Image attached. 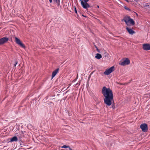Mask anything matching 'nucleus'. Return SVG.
<instances>
[{
    "label": "nucleus",
    "instance_id": "27",
    "mask_svg": "<svg viewBox=\"0 0 150 150\" xmlns=\"http://www.w3.org/2000/svg\"><path fill=\"white\" fill-rule=\"evenodd\" d=\"M82 16H83L84 17H86V16H84V15H82Z\"/></svg>",
    "mask_w": 150,
    "mask_h": 150
},
{
    "label": "nucleus",
    "instance_id": "4",
    "mask_svg": "<svg viewBox=\"0 0 150 150\" xmlns=\"http://www.w3.org/2000/svg\"><path fill=\"white\" fill-rule=\"evenodd\" d=\"M88 2L83 1H81V4L82 7L85 9H87L90 7L89 4L87 2Z\"/></svg>",
    "mask_w": 150,
    "mask_h": 150
},
{
    "label": "nucleus",
    "instance_id": "12",
    "mask_svg": "<svg viewBox=\"0 0 150 150\" xmlns=\"http://www.w3.org/2000/svg\"><path fill=\"white\" fill-rule=\"evenodd\" d=\"M59 69V68H57L52 72V78H53L56 75L58 72Z\"/></svg>",
    "mask_w": 150,
    "mask_h": 150
},
{
    "label": "nucleus",
    "instance_id": "11",
    "mask_svg": "<svg viewBox=\"0 0 150 150\" xmlns=\"http://www.w3.org/2000/svg\"><path fill=\"white\" fill-rule=\"evenodd\" d=\"M126 29L129 33L131 35H132L133 34L135 33V32L131 28L127 27L126 28Z\"/></svg>",
    "mask_w": 150,
    "mask_h": 150
},
{
    "label": "nucleus",
    "instance_id": "16",
    "mask_svg": "<svg viewBox=\"0 0 150 150\" xmlns=\"http://www.w3.org/2000/svg\"><path fill=\"white\" fill-rule=\"evenodd\" d=\"M149 6V5L148 4V3H146V4L144 5V6L145 7H147Z\"/></svg>",
    "mask_w": 150,
    "mask_h": 150
},
{
    "label": "nucleus",
    "instance_id": "1",
    "mask_svg": "<svg viewBox=\"0 0 150 150\" xmlns=\"http://www.w3.org/2000/svg\"><path fill=\"white\" fill-rule=\"evenodd\" d=\"M102 93L104 97V103L108 106L112 105L113 109L115 108L113 98V94L112 91L109 88H107L103 86L102 90Z\"/></svg>",
    "mask_w": 150,
    "mask_h": 150
},
{
    "label": "nucleus",
    "instance_id": "10",
    "mask_svg": "<svg viewBox=\"0 0 150 150\" xmlns=\"http://www.w3.org/2000/svg\"><path fill=\"white\" fill-rule=\"evenodd\" d=\"M18 140V138L16 136H14L10 139H8V141L9 142H17Z\"/></svg>",
    "mask_w": 150,
    "mask_h": 150
},
{
    "label": "nucleus",
    "instance_id": "6",
    "mask_svg": "<svg viewBox=\"0 0 150 150\" xmlns=\"http://www.w3.org/2000/svg\"><path fill=\"white\" fill-rule=\"evenodd\" d=\"M130 63V61L129 59L128 58H126L123 62L119 63V64L120 65L125 66L129 64Z\"/></svg>",
    "mask_w": 150,
    "mask_h": 150
},
{
    "label": "nucleus",
    "instance_id": "24",
    "mask_svg": "<svg viewBox=\"0 0 150 150\" xmlns=\"http://www.w3.org/2000/svg\"><path fill=\"white\" fill-rule=\"evenodd\" d=\"M97 8H99V6H98V5H97Z\"/></svg>",
    "mask_w": 150,
    "mask_h": 150
},
{
    "label": "nucleus",
    "instance_id": "8",
    "mask_svg": "<svg viewBox=\"0 0 150 150\" xmlns=\"http://www.w3.org/2000/svg\"><path fill=\"white\" fill-rule=\"evenodd\" d=\"M8 38L7 37H4L0 39V45L6 42L8 40Z\"/></svg>",
    "mask_w": 150,
    "mask_h": 150
},
{
    "label": "nucleus",
    "instance_id": "25",
    "mask_svg": "<svg viewBox=\"0 0 150 150\" xmlns=\"http://www.w3.org/2000/svg\"><path fill=\"white\" fill-rule=\"evenodd\" d=\"M96 48H97V50H98V48H97V47H96Z\"/></svg>",
    "mask_w": 150,
    "mask_h": 150
},
{
    "label": "nucleus",
    "instance_id": "17",
    "mask_svg": "<svg viewBox=\"0 0 150 150\" xmlns=\"http://www.w3.org/2000/svg\"><path fill=\"white\" fill-rule=\"evenodd\" d=\"M124 8L125 9H126L127 10H128L129 11H130V10L129 9V8H128L126 6H125Z\"/></svg>",
    "mask_w": 150,
    "mask_h": 150
},
{
    "label": "nucleus",
    "instance_id": "22",
    "mask_svg": "<svg viewBox=\"0 0 150 150\" xmlns=\"http://www.w3.org/2000/svg\"><path fill=\"white\" fill-rule=\"evenodd\" d=\"M71 114L70 113H69V116H71Z\"/></svg>",
    "mask_w": 150,
    "mask_h": 150
},
{
    "label": "nucleus",
    "instance_id": "18",
    "mask_svg": "<svg viewBox=\"0 0 150 150\" xmlns=\"http://www.w3.org/2000/svg\"><path fill=\"white\" fill-rule=\"evenodd\" d=\"M74 11H75V13H77V11L76 10V7L75 6L74 7Z\"/></svg>",
    "mask_w": 150,
    "mask_h": 150
},
{
    "label": "nucleus",
    "instance_id": "19",
    "mask_svg": "<svg viewBox=\"0 0 150 150\" xmlns=\"http://www.w3.org/2000/svg\"><path fill=\"white\" fill-rule=\"evenodd\" d=\"M18 62L17 61H16L15 62V64H14V66L16 67V65L17 64Z\"/></svg>",
    "mask_w": 150,
    "mask_h": 150
},
{
    "label": "nucleus",
    "instance_id": "9",
    "mask_svg": "<svg viewBox=\"0 0 150 150\" xmlns=\"http://www.w3.org/2000/svg\"><path fill=\"white\" fill-rule=\"evenodd\" d=\"M143 48L144 50H150V45L149 44H145L143 45Z\"/></svg>",
    "mask_w": 150,
    "mask_h": 150
},
{
    "label": "nucleus",
    "instance_id": "3",
    "mask_svg": "<svg viewBox=\"0 0 150 150\" xmlns=\"http://www.w3.org/2000/svg\"><path fill=\"white\" fill-rule=\"evenodd\" d=\"M140 128L142 131L144 132H146L148 130L147 125L146 123H143L140 126Z\"/></svg>",
    "mask_w": 150,
    "mask_h": 150
},
{
    "label": "nucleus",
    "instance_id": "2",
    "mask_svg": "<svg viewBox=\"0 0 150 150\" xmlns=\"http://www.w3.org/2000/svg\"><path fill=\"white\" fill-rule=\"evenodd\" d=\"M122 21H124L128 25L133 26L135 24V22L129 16H125Z\"/></svg>",
    "mask_w": 150,
    "mask_h": 150
},
{
    "label": "nucleus",
    "instance_id": "23",
    "mask_svg": "<svg viewBox=\"0 0 150 150\" xmlns=\"http://www.w3.org/2000/svg\"><path fill=\"white\" fill-rule=\"evenodd\" d=\"M69 150V148H67L66 149V150Z\"/></svg>",
    "mask_w": 150,
    "mask_h": 150
},
{
    "label": "nucleus",
    "instance_id": "5",
    "mask_svg": "<svg viewBox=\"0 0 150 150\" xmlns=\"http://www.w3.org/2000/svg\"><path fill=\"white\" fill-rule=\"evenodd\" d=\"M114 70V67L113 66L112 67L110 68L107 69L105 72H104L103 74L105 75H108L110 74Z\"/></svg>",
    "mask_w": 150,
    "mask_h": 150
},
{
    "label": "nucleus",
    "instance_id": "7",
    "mask_svg": "<svg viewBox=\"0 0 150 150\" xmlns=\"http://www.w3.org/2000/svg\"><path fill=\"white\" fill-rule=\"evenodd\" d=\"M15 38L16 42L17 44L23 48H25V45L21 42L19 39L16 37H15Z\"/></svg>",
    "mask_w": 150,
    "mask_h": 150
},
{
    "label": "nucleus",
    "instance_id": "13",
    "mask_svg": "<svg viewBox=\"0 0 150 150\" xmlns=\"http://www.w3.org/2000/svg\"><path fill=\"white\" fill-rule=\"evenodd\" d=\"M95 57L98 59H99L102 57V56L100 54L98 53L96 54Z\"/></svg>",
    "mask_w": 150,
    "mask_h": 150
},
{
    "label": "nucleus",
    "instance_id": "26",
    "mask_svg": "<svg viewBox=\"0 0 150 150\" xmlns=\"http://www.w3.org/2000/svg\"><path fill=\"white\" fill-rule=\"evenodd\" d=\"M125 1H126L127 2H128L129 1H128V0H125Z\"/></svg>",
    "mask_w": 150,
    "mask_h": 150
},
{
    "label": "nucleus",
    "instance_id": "20",
    "mask_svg": "<svg viewBox=\"0 0 150 150\" xmlns=\"http://www.w3.org/2000/svg\"><path fill=\"white\" fill-rule=\"evenodd\" d=\"M80 1H82V0H79ZM89 0H84L83 1L88 2Z\"/></svg>",
    "mask_w": 150,
    "mask_h": 150
},
{
    "label": "nucleus",
    "instance_id": "14",
    "mask_svg": "<svg viewBox=\"0 0 150 150\" xmlns=\"http://www.w3.org/2000/svg\"><path fill=\"white\" fill-rule=\"evenodd\" d=\"M55 2L57 3L58 5L60 4V0H53ZM49 2L50 3H52V0H49Z\"/></svg>",
    "mask_w": 150,
    "mask_h": 150
},
{
    "label": "nucleus",
    "instance_id": "21",
    "mask_svg": "<svg viewBox=\"0 0 150 150\" xmlns=\"http://www.w3.org/2000/svg\"><path fill=\"white\" fill-rule=\"evenodd\" d=\"M69 148V150H72V149L70 148V147L69 146V147H68Z\"/></svg>",
    "mask_w": 150,
    "mask_h": 150
},
{
    "label": "nucleus",
    "instance_id": "15",
    "mask_svg": "<svg viewBox=\"0 0 150 150\" xmlns=\"http://www.w3.org/2000/svg\"><path fill=\"white\" fill-rule=\"evenodd\" d=\"M69 147L68 146H67V145H64L61 147L62 148H68Z\"/></svg>",
    "mask_w": 150,
    "mask_h": 150
}]
</instances>
